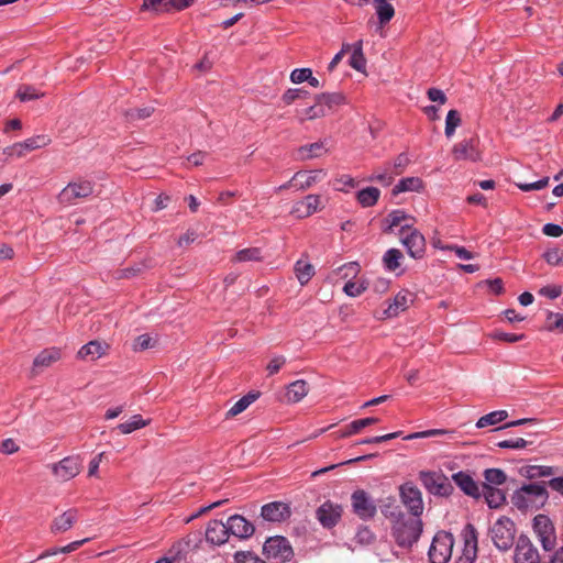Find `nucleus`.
<instances>
[{"label": "nucleus", "instance_id": "nucleus-1", "mask_svg": "<svg viewBox=\"0 0 563 563\" xmlns=\"http://www.w3.org/2000/svg\"><path fill=\"white\" fill-rule=\"evenodd\" d=\"M200 551H205V541L202 533L195 531L175 542L155 563L194 562L201 559L198 555Z\"/></svg>", "mask_w": 563, "mask_h": 563}, {"label": "nucleus", "instance_id": "nucleus-2", "mask_svg": "<svg viewBox=\"0 0 563 563\" xmlns=\"http://www.w3.org/2000/svg\"><path fill=\"white\" fill-rule=\"evenodd\" d=\"M547 482L525 484L511 496L512 505L519 510L540 509L549 499Z\"/></svg>", "mask_w": 563, "mask_h": 563}, {"label": "nucleus", "instance_id": "nucleus-3", "mask_svg": "<svg viewBox=\"0 0 563 563\" xmlns=\"http://www.w3.org/2000/svg\"><path fill=\"white\" fill-rule=\"evenodd\" d=\"M422 521L420 518L398 516L393 526V537L401 548H410L416 543L422 533Z\"/></svg>", "mask_w": 563, "mask_h": 563}, {"label": "nucleus", "instance_id": "nucleus-4", "mask_svg": "<svg viewBox=\"0 0 563 563\" xmlns=\"http://www.w3.org/2000/svg\"><path fill=\"white\" fill-rule=\"evenodd\" d=\"M400 241L407 250L409 256L415 260H421L426 254V239L423 234L412 228L411 223H405L399 229Z\"/></svg>", "mask_w": 563, "mask_h": 563}, {"label": "nucleus", "instance_id": "nucleus-5", "mask_svg": "<svg viewBox=\"0 0 563 563\" xmlns=\"http://www.w3.org/2000/svg\"><path fill=\"white\" fill-rule=\"evenodd\" d=\"M263 554L267 560L287 563L294 558V549L286 537L274 536L264 542Z\"/></svg>", "mask_w": 563, "mask_h": 563}, {"label": "nucleus", "instance_id": "nucleus-6", "mask_svg": "<svg viewBox=\"0 0 563 563\" xmlns=\"http://www.w3.org/2000/svg\"><path fill=\"white\" fill-rule=\"evenodd\" d=\"M454 545L453 534L439 531L432 539L428 555L430 563H448L452 556Z\"/></svg>", "mask_w": 563, "mask_h": 563}, {"label": "nucleus", "instance_id": "nucleus-7", "mask_svg": "<svg viewBox=\"0 0 563 563\" xmlns=\"http://www.w3.org/2000/svg\"><path fill=\"white\" fill-rule=\"evenodd\" d=\"M419 479L423 487L434 496L449 497L454 490L450 479L442 472L421 471Z\"/></svg>", "mask_w": 563, "mask_h": 563}, {"label": "nucleus", "instance_id": "nucleus-8", "mask_svg": "<svg viewBox=\"0 0 563 563\" xmlns=\"http://www.w3.org/2000/svg\"><path fill=\"white\" fill-rule=\"evenodd\" d=\"M494 544L503 551L510 549L514 544V522L506 517L498 519L490 529Z\"/></svg>", "mask_w": 563, "mask_h": 563}, {"label": "nucleus", "instance_id": "nucleus-9", "mask_svg": "<svg viewBox=\"0 0 563 563\" xmlns=\"http://www.w3.org/2000/svg\"><path fill=\"white\" fill-rule=\"evenodd\" d=\"M533 530L538 536L544 551H552L556 543L555 528L547 515H537L533 518Z\"/></svg>", "mask_w": 563, "mask_h": 563}, {"label": "nucleus", "instance_id": "nucleus-10", "mask_svg": "<svg viewBox=\"0 0 563 563\" xmlns=\"http://www.w3.org/2000/svg\"><path fill=\"white\" fill-rule=\"evenodd\" d=\"M402 504L408 508L412 517L420 518L423 511L422 495L419 488L411 482L399 487Z\"/></svg>", "mask_w": 563, "mask_h": 563}, {"label": "nucleus", "instance_id": "nucleus-11", "mask_svg": "<svg viewBox=\"0 0 563 563\" xmlns=\"http://www.w3.org/2000/svg\"><path fill=\"white\" fill-rule=\"evenodd\" d=\"M353 512L362 520H369L377 512L376 505L364 489H356L351 496Z\"/></svg>", "mask_w": 563, "mask_h": 563}, {"label": "nucleus", "instance_id": "nucleus-12", "mask_svg": "<svg viewBox=\"0 0 563 563\" xmlns=\"http://www.w3.org/2000/svg\"><path fill=\"white\" fill-rule=\"evenodd\" d=\"M93 192V184L89 180H76L69 183L60 192L59 201L73 205L77 199L87 198Z\"/></svg>", "mask_w": 563, "mask_h": 563}, {"label": "nucleus", "instance_id": "nucleus-13", "mask_svg": "<svg viewBox=\"0 0 563 563\" xmlns=\"http://www.w3.org/2000/svg\"><path fill=\"white\" fill-rule=\"evenodd\" d=\"M478 139L471 137L462 140L452 148V155L455 161H470L473 163L482 159V152L478 148Z\"/></svg>", "mask_w": 563, "mask_h": 563}, {"label": "nucleus", "instance_id": "nucleus-14", "mask_svg": "<svg viewBox=\"0 0 563 563\" xmlns=\"http://www.w3.org/2000/svg\"><path fill=\"white\" fill-rule=\"evenodd\" d=\"M290 505L283 501H272L261 508L263 520L272 523H282L291 517Z\"/></svg>", "mask_w": 563, "mask_h": 563}, {"label": "nucleus", "instance_id": "nucleus-15", "mask_svg": "<svg viewBox=\"0 0 563 563\" xmlns=\"http://www.w3.org/2000/svg\"><path fill=\"white\" fill-rule=\"evenodd\" d=\"M514 559V563H540L538 549L525 534L517 539Z\"/></svg>", "mask_w": 563, "mask_h": 563}, {"label": "nucleus", "instance_id": "nucleus-16", "mask_svg": "<svg viewBox=\"0 0 563 563\" xmlns=\"http://www.w3.org/2000/svg\"><path fill=\"white\" fill-rule=\"evenodd\" d=\"M80 470L81 463L78 456H67L52 465L54 475L63 482H67L77 476Z\"/></svg>", "mask_w": 563, "mask_h": 563}, {"label": "nucleus", "instance_id": "nucleus-17", "mask_svg": "<svg viewBox=\"0 0 563 563\" xmlns=\"http://www.w3.org/2000/svg\"><path fill=\"white\" fill-rule=\"evenodd\" d=\"M343 508L341 505L331 501H324L316 511L317 519L323 528H333L342 517Z\"/></svg>", "mask_w": 563, "mask_h": 563}, {"label": "nucleus", "instance_id": "nucleus-18", "mask_svg": "<svg viewBox=\"0 0 563 563\" xmlns=\"http://www.w3.org/2000/svg\"><path fill=\"white\" fill-rule=\"evenodd\" d=\"M205 537V548L207 547L208 543L211 545L224 544L229 539V530L227 522L224 523L221 520L217 519L210 520L207 525Z\"/></svg>", "mask_w": 563, "mask_h": 563}, {"label": "nucleus", "instance_id": "nucleus-19", "mask_svg": "<svg viewBox=\"0 0 563 563\" xmlns=\"http://www.w3.org/2000/svg\"><path fill=\"white\" fill-rule=\"evenodd\" d=\"M229 536L232 534L239 539H249L255 532L254 525L241 515H232L227 520Z\"/></svg>", "mask_w": 563, "mask_h": 563}, {"label": "nucleus", "instance_id": "nucleus-20", "mask_svg": "<svg viewBox=\"0 0 563 563\" xmlns=\"http://www.w3.org/2000/svg\"><path fill=\"white\" fill-rule=\"evenodd\" d=\"M463 556L465 563H474L477 558V531L472 523H467L462 530Z\"/></svg>", "mask_w": 563, "mask_h": 563}, {"label": "nucleus", "instance_id": "nucleus-21", "mask_svg": "<svg viewBox=\"0 0 563 563\" xmlns=\"http://www.w3.org/2000/svg\"><path fill=\"white\" fill-rule=\"evenodd\" d=\"M452 479L465 495L475 499L482 496L478 484L468 473L460 471L452 475Z\"/></svg>", "mask_w": 563, "mask_h": 563}, {"label": "nucleus", "instance_id": "nucleus-22", "mask_svg": "<svg viewBox=\"0 0 563 563\" xmlns=\"http://www.w3.org/2000/svg\"><path fill=\"white\" fill-rule=\"evenodd\" d=\"M321 197L318 195H308L303 200L294 206L292 212L297 213L298 218H307L320 209Z\"/></svg>", "mask_w": 563, "mask_h": 563}, {"label": "nucleus", "instance_id": "nucleus-23", "mask_svg": "<svg viewBox=\"0 0 563 563\" xmlns=\"http://www.w3.org/2000/svg\"><path fill=\"white\" fill-rule=\"evenodd\" d=\"M411 301V294L408 290L399 291L384 310L385 317L393 318L398 316L400 311H405L409 307Z\"/></svg>", "mask_w": 563, "mask_h": 563}, {"label": "nucleus", "instance_id": "nucleus-24", "mask_svg": "<svg viewBox=\"0 0 563 563\" xmlns=\"http://www.w3.org/2000/svg\"><path fill=\"white\" fill-rule=\"evenodd\" d=\"M51 143V139L47 135H36L30 137L23 142L13 144V150H18V157H22L26 152H31L37 148L47 146Z\"/></svg>", "mask_w": 563, "mask_h": 563}, {"label": "nucleus", "instance_id": "nucleus-25", "mask_svg": "<svg viewBox=\"0 0 563 563\" xmlns=\"http://www.w3.org/2000/svg\"><path fill=\"white\" fill-rule=\"evenodd\" d=\"M60 358V350L57 347L45 349L37 354V356L33 361L32 373L33 375L37 374L38 368H44L51 366L53 363L57 362Z\"/></svg>", "mask_w": 563, "mask_h": 563}, {"label": "nucleus", "instance_id": "nucleus-26", "mask_svg": "<svg viewBox=\"0 0 563 563\" xmlns=\"http://www.w3.org/2000/svg\"><path fill=\"white\" fill-rule=\"evenodd\" d=\"M481 494L489 508H499L506 503L505 492L489 484H482Z\"/></svg>", "mask_w": 563, "mask_h": 563}, {"label": "nucleus", "instance_id": "nucleus-27", "mask_svg": "<svg viewBox=\"0 0 563 563\" xmlns=\"http://www.w3.org/2000/svg\"><path fill=\"white\" fill-rule=\"evenodd\" d=\"M78 519L77 509H68L60 516L56 517L51 526V530L54 533L65 532L73 527Z\"/></svg>", "mask_w": 563, "mask_h": 563}, {"label": "nucleus", "instance_id": "nucleus-28", "mask_svg": "<svg viewBox=\"0 0 563 563\" xmlns=\"http://www.w3.org/2000/svg\"><path fill=\"white\" fill-rule=\"evenodd\" d=\"M410 220H413V218L407 214L404 210H393L383 221V231L385 233H391L394 228H401L405 223H409L408 221Z\"/></svg>", "mask_w": 563, "mask_h": 563}, {"label": "nucleus", "instance_id": "nucleus-29", "mask_svg": "<svg viewBox=\"0 0 563 563\" xmlns=\"http://www.w3.org/2000/svg\"><path fill=\"white\" fill-rule=\"evenodd\" d=\"M309 391L308 384L303 379H298L290 383L285 393V398L288 402H299L303 399Z\"/></svg>", "mask_w": 563, "mask_h": 563}, {"label": "nucleus", "instance_id": "nucleus-30", "mask_svg": "<svg viewBox=\"0 0 563 563\" xmlns=\"http://www.w3.org/2000/svg\"><path fill=\"white\" fill-rule=\"evenodd\" d=\"M379 421L378 418L368 417L363 419H357L346 424L344 429L340 430L338 433V438H347L353 434L358 433L362 429L375 424Z\"/></svg>", "mask_w": 563, "mask_h": 563}, {"label": "nucleus", "instance_id": "nucleus-31", "mask_svg": "<svg viewBox=\"0 0 563 563\" xmlns=\"http://www.w3.org/2000/svg\"><path fill=\"white\" fill-rule=\"evenodd\" d=\"M519 473L528 479H536L554 475L555 468L545 465H526L520 468Z\"/></svg>", "mask_w": 563, "mask_h": 563}, {"label": "nucleus", "instance_id": "nucleus-32", "mask_svg": "<svg viewBox=\"0 0 563 563\" xmlns=\"http://www.w3.org/2000/svg\"><path fill=\"white\" fill-rule=\"evenodd\" d=\"M88 539L79 540L71 542L65 547H53L45 551H43L40 555H37L35 559L31 560L29 563H34L36 561H41L44 559H48L52 556H56L58 554L69 553L71 551L77 550L82 543H85Z\"/></svg>", "mask_w": 563, "mask_h": 563}, {"label": "nucleus", "instance_id": "nucleus-33", "mask_svg": "<svg viewBox=\"0 0 563 563\" xmlns=\"http://www.w3.org/2000/svg\"><path fill=\"white\" fill-rule=\"evenodd\" d=\"M423 188V181L419 177H406L398 181L393 188V196H397L405 191H420Z\"/></svg>", "mask_w": 563, "mask_h": 563}, {"label": "nucleus", "instance_id": "nucleus-34", "mask_svg": "<svg viewBox=\"0 0 563 563\" xmlns=\"http://www.w3.org/2000/svg\"><path fill=\"white\" fill-rule=\"evenodd\" d=\"M314 100L320 102L323 106L324 109L327 107L329 110H332L335 107H339V106H342V104L346 103V98L341 92H331V93L330 92H323V93H319V95H317L314 97Z\"/></svg>", "mask_w": 563, "mask_h": 563}, {"label": "nucleus", "instance_id": "nucleus-35", "mask_svg": "<svg viewBox=\"0 0 563 563\" xmlns=\"http://www.w3.org/2000/svg\"><path fill=\"white\" fill-rule=\"evenodd\" d=\"M294 271L301 286L307 285L316 273L313 265L303 260L296 262Z\"/></svg>", "mask_w": 563, "mask_h": 563}, {"label": "nucleus", "instance_id": "nucleus-36", "mask_svg": "<svg viewBox=\"0 0 563 563\" xmlns=\"http://www.w3.org/2000/svg\"><path fill=\"white\" fill-rule=\"evenodd\" d=\"M380 190L376 187H366L356 194L357 202L364 207H373L377 203Z\"/></svg>", "mask_w": 563, "mask_h": 563}, {"label": "nucleus", "instance_id": "nucleus-37", "mask_svg": "<svg viewBox=\"0 0 563 563\" xmlns=\"http://www.w3.org/2000/svg\"><path fill=\"white\" fill-rule=\"evenodd\" d=\"M260 391H250L242 398H240L227 412V417H235L239 413L243 412L251 404H253L258 397Z\"/></svg>", "mask_w": 563, "mask_h": 563}, {"label": "nucleus", "instance_id": "nucleus-38", "mask_svg": "<svg viewBox=\"0 0 563 563\" xmlns=\"http://www.w3.org/2000/svg\"><path fill=\"white\" fill-rule=\"evenodd\" d=\"M380 26L387 24L395 15V9L387 0H374Z\"/></svg>", "mask_w": 563, "mask_h": 563}, {"label": "nucleus", "instance_id": "nucleus-39", "mask_svg": "<svg viewBox=\"0 0 563 563\" xmlns=\"http://www.w3.org/2000/svg\"><path fill=\"white\" fill-rule=\"evenodd\" d=\"M404 258V254L398 249H389L385 252L383 256V265L384 268L388 272H395L401 265V261Z\"/></svg>", "mask_w": 563, "mask_h": 563}, {"label": "nucleus", "instance_id": "nucleus-40", "mask_svg": "<svg viewBox=\"0 0 563 563\" xmlns=\"http://www.w3.org/2000/svg\"><path fill=\"white\" fill-rule=\"evenodd\" d=\"M104 354L103 345L98 341H90L78 351L77 356L81 360L90 357L91 360L99 358Z\"/></svg>", "mask_w": 563, "mask_h": 563}, {"label": "nucleus", "instance_id": "nucleus-41", "mask_svg": "<svg viewBox=\"0 0 563 563\" xmlns=\"http://www.w3.org/2000/svg\"><path fill=\"white\" fill-rule=\"evenodd\" d=\"M324 152L323 142L311 143L298 148L299 158L302 161L320 157Z\"/></svg>", "mask_w": 563, "mask_h": 563}, {"label": "nucleus", "instance_id": "nucleus-42", "mask_svg": "<svg viewBox=\"0 0 563 563\" xmlns=\"http://www.w3.org/2000/svg\"><path fill=\"white\" fill-rule=\"evenodd\" d=\"M508 418V412L506 410H496L492 411L487 415L482 416L477 422L476 428L482 429L488 426L497 424Z\"/></svg>", "mask_w": 563, "mask_h": 563}, {"label": "nucleus", "instance_id": "nucleus-43", "mask_svg": "<svg viewBox=\"0 0 563 563\" xmlns=\"http://www.w3.org/2000/svg\"><path fill=\"white\" fill-rule=\"evenodd\" d=\"M350 66L358 71H364L366 66V59L363 54V42L362 40L353 44V53L350 57Z\"/></svg>", "mask_w": 563, "mask_h": 563}, {"label": "nucleus", "instance_id": "nucleus-44", "mask_svg": "<svg viewBox=\"0 0 563 563\" xmlns=\"http://www.w3.org/2000/svg\"><path fill=\"white\" fill-rule=\"evenodd\" d=\"M148 423L150 420H144L141 415H134L129 421L120 423L117 429L123 434H129L135 430L146 427Z\"/></svg>", "mask_w": 563, "mask_h": 563}, {"label": "nucleus", "instance_id": "nucleus-45", "mask_svg": "<svg viewBox=\"0 0 563 563\" xmlns=\"http://www.w3.org/2000/svg\"><path fill=\"white\" fill-rule=\"evenodd\" d=\"M172 0H143L142 10H150L156 13L173 11Z\"/></svg>", "mask_w": 563, "mask_h": 563}, {"label": "nucleus", "instance_id": "nucleus-46", "mask_svg": "<svg viewBox=\"0 0 563 563\" xmlns=\"http://www.w3.org/2000/svg\"><path fill=\"white\" fill-rule=\"evenodd\" d=\"M484 484H489L492 486H499L506 483L507 475L506 473L500 468H487L484 471Z\"/></svg>", "mask_w": 563, "mask_h": 563}, {"label": "nucleus", "instance_id": "nucleus-47", "mask_svg": "<svg viewBox=\"0 0 563 563\" xmlns=\"http://www.w3.org/2000/svg\"><path fill=\"white\" fill-rule=\"evenodd\" d=\"M455 432L453 430H446V429H429L424 431H419L415 433H410L406 435L405 440H413V439H423V438H431V437H438V435H450L452 437Z\"/></svg>", "mask_w": 563, "mask_h": 563}, {"label": "nucleus", "instance_id": "nucleus-48", "mask_svg": "<svg viewBox=\"0 0 563 563\" xmlns=\"http://www.w3.org/2000/svg\"><path fill=\"white\" fill-rule=\"evenodd\" d=\"M262 251L258 247H249L240 250L234 257L236 262H251V261H261L262 260Z\"/></svg>", "mask_w": 563, "mask_h": 563}, {"label": "nucleus", "instance_id": "nucleus-49", "mask_svg": "<svg viewBox=\"0 0 563 563\" xmlns=\"http://www.w3.org/2000/svg\"><path fill=\"white\" fill-rule=\"evenodd\" d=\"M461 124V115L457 110H450L446 114L445 119V135L446 137H451L456 128Z\"/></svg>", "mask_w": 563, "mask_h": 563}, {"label": "nucleus", "instance_id": "nucleus-50", "mask_svg": "<svg viewBox=\"0 0 563 563\" xmlns=\"http://www.w3.org/2000/svg\"><path fill=\"white\" fill-rule=\"evenodd\" d=\"M368 287V283L365 282V280H362V282H353V280H349L344 287H343V291L349 296V297H357L360 295H362Z\"/></svg>", "mask_w": 563, "mask_h": 563}, {"label": "nucleus", "instance_id": "nucleus-51", "mask_svg": "<svg viewBox=\"0 0 563 563\" xmlns=\"http://www.w3.org/2000/svg\"><path fill=\"white\" fill-rule=\"evenodd\" d=\"M543 258L549 265H563V250L559 247L549 249L544 252Z\"/></svg>", "mask_w": 563, "mask_h": 563}, {"label": "nucleus", "instance_id": "nucleus-52", "mask_svg": "<svg viewBox=\"0 0 563 563\" xmlns=\"http://www.w3.org/2000/svg\"><path fill=\"white\" fill-rule=\"evenodd\" d=\"M548 324L547 330L563 332V314L558 312L548 311Z\"/></svg>", "mask_w": 563, "mask_h": 563}, {"label": "nucleus", "instance_id": "nucleus-53", "mask_svg": "<svg viewBox=\"0 0 563 563\" xmlns=\"http://www.w3.org/2000/svg\"><path fill=\"white\" fill-rule=\"evenodd\" d=\"M16 96L21 101H31L40 98L42 95L34 87L23 85L18 89Z\"/></svg>", "mask_w": 563, "mask_h": 563}, {"label": "nucleus", "instance_id": "nucleus-54", "mask_svg": "<svg viewBox=\"0 0 563 563\" xmlns=\"http://www.w3.org/2000/svg\"><path fill=\"white\" fill-rule=\"evenodd\" d=\"M309 95V92L301 88L288 89L283 95L282 99L286 104L292 103L297 99L305 98Z\"/></svg>", "mask_w": 563, "mask_h": 563}, {"label": "nucleus", "instance_id": "nucleus-55", "mask_svg": "<svg viewBox=\"0 0 563 563\" xmlns=\"http://www.w3.org/2000/svg\"><path fill=\"white\" fill-rule=\"evenodd\" d=\"M496 445L500 449L520 450L525 449L528 445V442L522 438H515L499 441Z\"/></svg>", "mask_w": 563, "mask_h": 563}, {"label": "nucleus", "instance_id": "nucleus-56", "mask_svg": "<svg viewBox=\"0 0 563 563\" xmlns=\"http://www.w3.org/2000/svg\"><path fill=\"white\" fill-rule=\"evenodd\" d=\"M490 336L494 340L504 341V342H508V343H515V342L521 341L525 338V334L507 333V332L496 330L490 334Z\"/></svg>", "mask_w": 563, "mask_h": 563}, {"label": "nucleus", "instance_id": "nucleus-57", "mask_svg": "<svg viewBox=\"0 0 563 563\" xmlns=\"http://www.w3.org/2000/svg\"><path fill=\"white\" fill-rule=\"evenodd\" d=\"M549 184V177H543L542 179L534 181V183H516V186L521 189L522 191H532V190H540L544 187H547Z\"/></svg>", "mask_w": 563, "mask_h": 563}, {"label": "nucleus", "instance_id": "nucleus-58", "mask_svg": "<svg viewBox=\"0 0 563 563\" xmlns=\"http://www.w3.org/2000/svg\"><path fill=\"white\" fill-rule=\"evenodd\" d=\"M235 563H245V561H253L254 563H265L252 551H238L234 554Z\"/></svg>", "mask_w": 563, "mask_h": 563}, {"label": "nucleus", "instance_id": "nucleus-59", "mask_svg": "<svg viewBox=\"0 0 563 563\" xmlns=\"http://www.w3.org/2000/svg\"><path fill=\"white\" fill-rule=\"evenodd\" d=\"M327 114L323 106L316 100L314 104L307 108L305 111L306 119L313 120L317 118L324 117Z\"/></svg>", "mask_w": 563, "mask_h": 563}, {"label": "nucleus", "instance_id": "nucleus-60", "mask_svg": "<svg viewBox=\"0 0 563 563\" xmlns=\"http://www.w3.org/2000/svg\"><path fill=\"white\" fill-rule=\"evenodd\" d=\"M310 68H296L290 74V80L294 84H301L303 81H307L311 74Z\"/></svg>", "mask_w": 563, "mask_h": 563}, {"label": "nucleus", "instance_id": "nucleus-61", "mask_svg": "<svg viewBox=\"0 0 563 563\" xmlns=\"http://www.w3.org/2000/svg\"><path fill=\"white\" fill-rule=\"evenodd\" d=\"M410 158L407 153H400L393 163L395 174L399 175L401 174L405 168L409 165Z\"/></svg>", "mask_w": 563, "mask_h": 563}, {"label": "nucleus", "instance_id": "nucleus-62", "mask_svg": "<svg viewBox=\"0 0 563 563\" xmlns=\"http://www.w3.org/2000/svg\"><path fill=\"white\" fill-rule=\"evenodd\" d=\"M286 358L283 355H277L273 357L266 366V371L268 375H274L279 372V369L285 365Z\"/></svg>", "mask_w": 563, "mask_h": 563}, {"label": "nucleus", "instance_id": "nucleus-63", "mask_svg": "<svg viewBox=\"0 0 563 563\" xmlns=\"http://www.w3.org/2000/svg\"><path fill=\"white\" fill-rule=\"evenodd\" d=\"M302 175L303 176H301L299 178V180L297 181V188L299 190H306V189L310 188L317 181V175L313 173H310V174L302 173Z\"/></svg>", "mask_w": 563, "mask_h": 563}, {"label": "nucleus", "instance_id": "nucleus-64", "mask_svg": "<svg viewBox=\"0 0 563 563\" xmlns=\"http://www.w3.org/2000/svg\"><path fill=\"white\" fill-rule=\"evenodd\" d=\"M369 181H378L384 186H389L393 180L394 176L388 170L382 172V173H374L369 178Z\"/></svg>", "mask_w": 563, "mask_h": 563}]
</instances>
